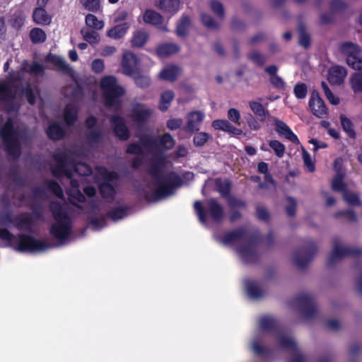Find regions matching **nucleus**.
Listing matches in <instances>:
<instances>
[{"mask_svg":"<svg viewBox=\"0 0 362 362\" xmlns=\"http://www.w3.org/2000/svg\"><path fill=\"white\" fill-rule=\"evenodd\" d=\"M168 165V163L166 161L163 168L161 169L158 168L156 171V173H153L151 171V163H150L149 173L153 180V184L151 187V192L148 193L146 195V198L148 202L158 201L171 195L173 193L175 186L173 185L170 181L172 175L169 176L165 172V168Z\"/></svg>","mask_w":362,"mask_h":362,"instance_id":"obj_4","label":"nucleus"},{"mask_svg":"<svg viewBox=\"0 0 362 362\" xmlns=\"http://www.w3.org/2000/svg\"><path fill=\"white\" fill-rule=\"evenodd\" d=\"M226 245H237V252L240 258L247 263L257 260L260 255L259 243L255 238H249L241 230L232 231L223 238Z\"/></svg>","mask_w":362,"mask_h":362,"instance_id":"obj_2","label":"nucleus"},{"mask_svg":"<svg viewBox=\"0 0 362 362\" xmlns=\"http://www.w3.org/2000/svg\"><path fill=\"white\" fill-rule=\"evenodd\" d=\"M54 223L51 227V233L57 240L64 242L70 236L71 232V221L67 212L57 202H52L50 205Z\"/></svg>","mask_w":362,"mask_h":362,"instance_id":"obj_6","label":"nucleus"},{"mask_svg":"<svg viewBox=\"0 0 362 362\" xmlns=\"http://www.w3.org/2000/svg\"><path fill=\"white\" fill-rule=\"evenodd\" d=\"M179 49V47L175 44H165L158 47L157 54L161 57H165L177 53Z\"/></svg>","mask_w":362,"mask_h":362,"instance_id":"obj_33","label":"nucleus"},{"mask_svg":"<svg viewBox=\"0 0 362 362\" xmlns=\"http://www.w3.org/2000/svg\"><path fill=\"white\" fill-rule=\"evenodd\" d=\"M137 63V59L132 52H125L123 54L122 66L123 72L125 74L129 76L133 75L136 70Z\"/></svg>","mask_w":362,"mask_h":362,"instance_id":"obj_18","label":"nucleus"},{"mask_svg":"<svg viewBox=\"0 0 362 362\" xmlns=\"http://www.w3.org/2000/svg\"><path fill=\"white\" fill-rule=\"evenodd\" d=\"M81 33L83 40L92 45L98 44L100 40V35L95 31L91 30L88 28L81 29Z\"/></svg>","mask_w":362,"mask_h":362,"instance_id":"obj_35","label":"nucleus"},{"mask_svg":"<svg viewBox=\"0 0 362 362\" xmlns=\"http://www.w3.org/2000/svg\"><path fill=\"white\" fill-rule=\"evenodd\" d=\"M252 351L258 357H263L269 355V349L263 346L257 341L252 342Z\"/></svg>","mask_w":362,"mask_h":362,"instance_id":"obj_51","label":"nucleus"},{"mask_svg":"<svg viewBox=\"0 0 362 362\" xmlns=\"http://www.w3.org/2000/svg\"><path fill=\"white\" fill-rule=\"evenodd\" d=\"M47 60L49 62L53 64L56 66V68L59 70L66 71L69 69V66L65 62V60L59 56L52 54L49 55L47 57Z\"/></svg>","mask_w":362,"mask_h":362,"instance_id":"obj_42","label":"nucleus"},{"mask_svg":"<svg viewBox=\"0 0 362 362\" xmlns=\"http://www.w3.org/2000/svg\"><path fill=\"white\" fill-rule=\"evenodd\" d=\"M289 306L296 307L300 315L305 320H310L316 316L317 308L313 296L309 293H300L289 300Z\"/></svg>","mask_w":362,"mask_h":362,"instance_id":"obj_11","label":"nucleus"},{"mask_svg":"<svg viewBox=\"0 0 362 362\" xmlns=\"http://www.w3.org/2000/svg\"><path fill=\"white\" fill-rule=\"evenodd\" d=\"M182 124V119L180 118H173L168 121L167 127L170 130H175L181 127Z\"/></svg>","mask_w":362,"mask_h":362,"instance_id":"obj_61","label":"nucleus"},{"mask_svg":"<svg viewBox=\"0 0 362 362\" xmlns=\"http://www.w3.org/2000/svg\"><path fill=\"white\" fill-rule=\"evenodd\" d=\"M22 93L26 97L30 104H33L39 96V90L37 86L29 84L23 90Z\"/></svg>","mask_w":362,"mask_h":362,"instance_id":"obj_38","label":"nucleus"},{"mask_svg":"<svg viewBox=\"0 0 362 362\" xmlns=\"http://www.w3.org/2000/svg\"><path fill=\"white\" fill-rule=\"evenodd\" d=\"M142 147L151 155L152 173H156L157 168H162L166 163V158L163 153L172 148L175 145V140L170 134H165L159 139H154L149 136H144L140 138Z\"/></svg>","mask_w":362,"mask_h":362,"instance_id":"obj_3","label":"nucleus"},{"mask_svg":"<svg viewBox=\"0 0 362 362\" xmlns=\"http://www.w3.org/2000/svg\"><path fill=\"white\" fill-rule=\"evenodd\" d=\"M0 238L20 252H41L51 247V245L48 243L30 236L20 235L18 238H13L5 229L0 230Z\"/></svg>","mask_w":362,"mask_h":362,"instance_id":"obj_5","label":"nucleus"},{"mask_svg":"<svg viewBox=\"0 0 362 362\" xmlns=\"http://www.w3.org/2000/svg\"><path fill=\"white\" fill-rule=\"evenodd\" d=\"M211 10L219 17H222L224 13L223 5L218 1H211L210 4Z\"/></svg>","mask_w":362,"mask_h":362,"instance_id":"obj_58","label":"nucleus"},{"mask_svg":"<svg viewBox=\"0 0 362 362\" xmlns=\"http://www.w3.org/2000/svg\"><path fill=\"white\" fill-rule=\"evenodd\" d=\"M259 329L265 332H279L281 331L279 322L274 317L267 315H262L259 318Z\"/></svg>","mask_w":362,"mask_h":362,"instance_id":"obj_22","label":"nucleus"},{"mask_svg":"<svg viewBox=\"0 0 362 362\" xmlns=\"http://www.w3.org/2000/svg\"><path fill=\"white\" fill-rule=\"evenodd\" d=\"M202 21L203 24L209 28H215L218 25L216 21H214L211 16L206 14L202 15Z\"/></svg>","mask_w":362,"mask_h":362,"instance_id":"obj_60","label":"nucleus"},{"mask_svg":"<svg viewBox=\"0 0 362 362\" xmlns=\"http://www.w3.org/2000/svg\"><path fill=\"white\" fill-rule=\"evenodd\" d=\"M227 117L230 122L235 124H240V113L237 109L230 108L228 110Z\"/></svg>","mask_w":362,"mask_h":362,"instance_id":"obj_57","label":"nucleus"},{"mask_svg":"<svg viewBox=\"0 0 362 362\" xmlns=\"http://www.w3.org/2000/svg\"><path fill=\"white\" fill-rule=\"evenodd\" d=\"M76 108L75 105H69L64 110V119L67 124H72L76 119Z\"/></svg>","mask_w":362,"mask_h":362,"instance_id":"obj_46","label":"nucleus"},{"mask_svg":"<svg viewBox=\"0 0 362 362\" xmlns=\"http://www.w3.org/2000/svg\"><path fill=\"white\" fill-rule=\"evenodd\" d=\"M135 83L137 86L145 88L150 84V79L146 76H139L135 78Z\"/></svg>","mask_w":362,"mask_h":362,"instance_id":"obj_62","label":"nucleus"},{"mask_svg":"<svg viewBox=\"0 0 362 362\" xmlns=\"http://www.w3.org/2000/svg\"><path fill=\"white\" fill-rule=\"evenodd\" d=\"M204 118L205 114L202 111L195 110L189 112L186 116L185 129L190 132L198 131Z\"/></svg>","mask_w":362,"mask_h":362,"instance_id":"obj_15","label":"nucleus"},{"mask_svg":"<svg viewBox=\"0 0 362 362\" xmlns=\"http://www.w3.org/2000/svg\"><path fill=\"white\" fill-rule=\"evenodd\" d=\"M0 139L2 140L8 153L13 157H18L21 153L19 132L13 128L11 118L6 120L0 117Z\"/></svg>","mask_w":362,"mask_h":362,"instance_id":"obj_7","label":"nucleus"},{"mask_svg":"<svg viewBox=\"0 0 362 362\" xmlns=\"http://www.w3.org/2000/svg\"><path fill=\"white\" fill-rule=\"evenodd\" d=\"M309 107L312 113L317 117H324L327 114L326 106L316 91L311 93Z\"/></svg>","mask_w":362,"mask_h":362,"instance_id":"obj_16","label":"nucleus"},{"mask_svg":"<svg viewBox=\"0 0 362 362\" xmlns=\"http://www.w3.org/2000/svg\"><path fill=\"white\" fill-rule=\"evenodd\" d=\"M100 88L106 106L118 108L120 105V98L124 93V88L118 84L117 79L112 76H106L100 81Z\"/></svg>","mask_w":362,"mask_h":362,"instance_id":"obj_8","label":"nucleus"},{"mask_svg":"<svg viewBox=\"0 0 362 362\" xmlns=\"http://www.w3.org/2000/svg\"><path fill=\"white\" fill-rule=\"evenodd\" d=\"M18 81H21L18 78ZM20 81L12 80L0 81V109H6L8 112L18 109L17 85Z\"/></svg>","mask_w":362,"mask_h":362,"instance_id":"obj_9","label":"nucleus"},{"mask_svg":"<svg viewBox=\"0 0 362 362\" xmlns=\"http://www.w3.org/2000/svg\"><path fill=\"white\" fill-rule=\"evenodd\" d=\"M277 342H279V346H280L281 349L292 351V353L295 354L298 353L297 345L293 339L281 334L277 338Z\"/></svg>","mask_w":362,"mask_h":362,"instance_id":"obj_30","label":"nucleus"},{"mask_svg":"<svg viewBox=\"0 0 362 362\" xmlns=\"http://www.w3.org/2000/svg\"><path fill=\"white\" fill-rule=\"evenodd\" d=\"M111 122L114 126L115 132L117 136L120 139H127L129 137V132L122 118L112 117Z\"/></svg>","mask_w":362,"mask_h":362,"instance_id":"obj_26","label":"nucleus"},{"mask_svg":"<svg viewBox=\"0 0 362 362\" xmlns=\"http://www.w3.org/2000/svg\"><path fill=\"white\" fill-rule=\"evenodd\" d=\"M211 182H214L217 188V189L220 192L221 194H226L228 192L230 185L229 182L226 180H221L220 179H216L215 180H209L207 181L202 189V193L204 194V191L206 187L208 185H210Z\"/></svg>","mask_w":362,"mask_h":362,"instance_id":"obj_36","label":"nucleus"},{"mask_svg":"<svg viewBox=\"0 0 362 362\" xmlns=\"http://www.w3.org/2000/svg\"><path fill=\"white\" fill-rule=\"evenodd\" d=\"M211 126L215 129L222 130L227 132L230 130L231 124L227 119H216L212 122Z\"/></svg>","mask_w":362,"mask_h":362,"instance_id":"obj_50","label":"nucleus"},{"mask_svg":"<svg viewBox=\"0 0 362 362\" xmlns=\"http://www.w3.org/2000/svg\"><path fill=\"white\" fill-rule=\"evenodd\" d=\"M129 27L130 24L127 22H124L110 29L107 35L112 39H119L125 35Z\"/></svg>","mask_w":362,"mask_h":362,"instance_id":"obj_29","label":"nucleus"},{"mask_svg":"<svg viewBox=\"0 0 362 362\" xmlns=\"http://www.w3.org/2000/svg\"><path fill=\"white\" fill-rule=\"evenodd\" d=\"M81 2L90 11L98 12L100 11L101 0H81Z\"/></svg>","mask_w":362,"mask_h":362,"instance_id":"obj_48","label":"nucleus"},{"mask_svg":"<svg viewBox=\"0 0 362 362\" xmlns=\"http://www.w3.org/2000/svg\"><path fill=\"white\" fill-rule=\"evenodd\" d=\"M190 27V21L188 17H182L178 23L176 28V33L180 37H184L187 35Z\"/></svg>","mask_w":362,"mask_h":362,"instance_id":"obj_41","label":"nucleus"},{"mask_svg":"<svg viewBox=\"0 0 362 362\" xmlns=\"http://www.w3.org/2000/svg\"><path fill=\"white\" fill-rule=\"evenodd\" d=\"M125 216H126V211L123 209H116V210L113 211L110 214L111 218L115 221L122 219Z\"/></svg>","mask_w":362,"mask_h":362,"instance_id":"obj_64","label":"nucleus"},{"mask_svg":"<svg viewBox=\"0 0 362 362\" xmlns=\"http://www.w3.org/2000/svg\"><path fill=\"white\" fill-rule=\"evenodd\" d=\"M302 157L303 163L305 167L307 168L308 170L311 173L314 172L315 169V163H313V159L309 153L306 151L304 148H303L302 151Z\"/></svg>","mask_w":362,"mask_h":362,"instance_id":"obj_54","label":"nucleus"},{"mask_svg":"<svg viewBox=\"0 0 362 362\" xmlns=\"http://www.w3.org/2000/svg\"><path fill=\"white\" fill-rule=\"evenodd\" d=\"M344 173H336L332 181V187L334 191L344 193V200L351 205L359 204L358 197L354 193L346 190V185L343 182Z\"/></svg>","mask_w":362,"mask_h":362,"instance_id":"obj_14","label":"nucleus"},{"mask_svg":"<svg viewBox=\"0 0 362 362\" xmlns=\"http://www.w3.org/2000/svg\"><path fill=\"white\" fill-rule=\"evenodd\" d=\"M86 125L88 129L87 137L90 143H98L101 137V130L96 125V119L93 117H90L86 119Z\"/></svg>","mask_w":362,"mask_h":362,"instance_id":"obj_20","label":"nucleus"},{"mask_svg":"<svg viewBox=\"0 0 362 362\" xmlns=\"http://www.w3.org/2000/svg\"><path fill=\"white\" fill-rule=\"evenodd\" d=\"M341 124L342 125L343 129L345 132H347L349 136L354 137L355 136V132L352 128V123L350 119L346 118V117H341Z\"/></svg>","mask_w":362,"mask_h":362,"instance_id":"obj_55","label":"nucleus"},{"mask_svg":"<svg viewBox=\"0 0 362 362\" xmlns=\"http://www.w3.org/2000/svg\"><path fill=\"white\" fill-rule=\"evenodd\" d=\"M349 83L354 93H362V71L351 75Z\"/></svg>","mask_w":362,"mask_h":362,"instance_id":"obj_37","label":"nucleus"},{"mask_svg":"<svg viewBox=\"0 0 362 362\" xmlns=\"http://www.w3.org/2000/svg\"><path fill=\"white\" fill-rule=\"evenodd\" d=\"M95 175L96 181L99 184L101 195L107 199H112L115 194V186L117 181V174L100 167L95 169Z\"/></svg>","mask_w":362,"mask_h":362,"instance_id":"obj_10","label":"nucleus"},{"mask_svg":"<svg viewBox=\"0 0 362 362\" xmlns=\"http://www.w3.org/2000/svg\"><path fill=\"white\" fill-rule=\"evenodd\" d=\"M341 52L346 56V63L354 69H362L361 49L358 45L346 42L340 45Z\"/></svg>","mask_w":362,"mask_h":362,"instance_id":"obj_13","label":"nucleus"},{"mask_svg":"<svg viewBox=\"0 0 362 362\" xmlns=\"http://www.w3.org/2000/svg\"><path fill=\"white\" fill-rule=\"evenodd\" d=\"M15 225L20 229H29L32 225V217L30 215L24 214L18 218Z\"/></svg>","mask_w":362,"mask_h":362,"instance_id":"obj_44","label":"nucleus"},{"mask_svg":"<svg viewBox=\"0 0 362 362\" xmlns=\"http://www.w3.org/2000/svg\"><path fill=\"white\" fill-rule=\"evenodd\" d=\"M245 288H246V293L250 299L252 300H259L266 295L264 290H262L257 281L247 279L245 281Z\"/></svg>","mask_w":362,"mask_h":362,"instance_id":"obj_19","label":"nucleus"},{"mask_svg":"<svg viewBox=\"0 0 362 362\" xmlns=\"http://www.w3.org/2000/svg\"><path fill=\"white\" fill-rule=\"evenodd\" d=\"M152 110L144 105L137 104L132 110V119L136 122H142L146 120L152 115Z\"/></svg>","mask_w":362,"mask_h":362,"instance_id":"obj_24","label":"nucleus"},{"mask_svg":"<svg viewBox=\"0 0 362 362\" xmlns=\"http://www.w3.org/2000/svg\"><path fill=\"white\" fill-rule=\"evenodd\" d=\"M142 18L144 23L158 26L162 31L168 30L166 25L163 24V18L159 13L152 9H146Z\"/></svg>","mask_w":362,"mask_h":362,"instance_id":"obj_17","label":"nucleus"},{"mask_svg":"<svg viewBox=\"0 0 362 362\" xmlns=\"http://www.w3.org/2000/svg\"><path fill=\"white\" fill-rule=\"evenodd\" d=\"M265 71L269 76L270 83L276 88H283L285 86L284 80L277 75L278 68L276 66L272 65L267 66Z\"/></svg>","mask_w":362,"mask_h":362,"instance_id":"obj_28","label":"nucleus"},{"mask_svg":"<svg viewBox=\"0 0 362 362\" xmlns=\"http://www.w3.org/2000/svg\"><path fill=\"white\" fill-rule=\"evenodd\" d=\"M269 145L277 157L282 158L284 156L286 148L282 143L277 140H271Z\"/></svg>","mask_w":362,"mask_h":362,"instance_id":"obj_47","label":"nucleus"},{"mask_svg":"<svg viewBox=\"0 0 362 362\" xmlns=\"http://www.w3.org/2000/svg\"><path fill=\"white\" fill-rule=\"evenodd\" d=\"M30 37L33 42H42L45 40L46 35L44 31L40 28H34L30 32Z\"/></svg>","mask_w":362,"mask_h":362,"instance_id":"obj_52","label":"nucleus"},{"mask_svg":"<svg viewBox=\"0 0 362 362\" xmlns=\"http://www.w3.org/2000/svg\"><path fill=\"white\" fill-rule=\"evenodd\" d=\"M174 98V93L171 90L165 91L160 97V102L159 104V109L165 110L170 105V103Z\"/></svg>","mask_w":362,"mask_h":362,"instance_id":"obj_43","label":"nucleus"},{"mask_svg":"<svg viewBox=\"0 0 362 362\" xmlns=\"http://www.w3.org/2000/svg\"><path fill=\"white\" fill-rule=\"evenodd\" d=\"M249 106L259 121L264 122L265 120L267 115L269 113L265 110L260 103L257 101H250L249 103Z\"/></svg>","mask_w":362,"mask_h":362,"instance_id":"obj_31","label":"nucleus"},{"mask_svg":"<svg viewBox=\"0 0 362 362\" xmlns=\"http://www.w3.org/2000/svg\"><path fill=\"white\" fill-rule=\"evenodd\" d=\"M346 75V68L337 65L329 69L327 79L332 84L340 85L344 82Z\"/></svg>","mask_w":362,"mask_h":362,"instance_id":"obj_21","label":"nucleus"},{"mask_svg":"<svg viewBox=\"0 0 362 362\" xmlns=\"http://www.w3.org/2000/svg\"><path fill=\"white\" fill-rule=\"evenodd\" d=\"M156 6L164 12L174 14L180 9V0H159Z\"/></svg>","mask_w":362,"mask_h":362,"instance_id":"obj_25","label":"nucleus"},{"mask_svg":"<svg viewBox=\"0 0 362 362\" xmlns=\"http://www.w3.org/2000/svg\"><path fill=\"white\" fill-rule=\"evenodd\" d=\"M293 90L295 95L300 99L305 98L308 93L307 86L304 83L296 84Z\"/></svg>","mask_w":362,"mask_h":362,"instance_id":"obj_56","label":"nucleus"},{"mask_svg":"<svg viewBox=\"0 0 362 362\" xmlns=\"http://www.w3.org/2000/svg\"><path fill=\"white\" fill-rule=\"evenodd\" d=\"M49 187L58 198H62L63 192L61 187L57 183L52 182L49 183Z\"/></svg>","mask_w":362,"mask_h":362,"instance_id":"obj_63","label":"nucleus"},{"mask_svg":"<svg viewBox=\"0 0 362 362\" xmlns=\"http://www.w3.org/2000/svg\"><path fill=\"white\" fill-rule=\"evenodd\" d=\"M211 139V136L206 132H199L194 137V144L197 146H202Z\"/></svg>","mask_w":362,"mask_h":362,"instance_id":"obj_53","label":"nucleus"},{"mask_svg":"<svg viewBox=\"0 0 362 362\" xmlns=\"http://www.w3.org/2000/svg\"><path fill=\"white\" fill-rule=\"evenodd\" d=\"M91 69L93 71L100 74L104 71L105 64L103 60L100 59H96L92 62Z\"/></svg>","mask_w":362,"mask_h":362,"instance_id":"obj_59","label":"nucleus"},{"mask_svg":"<svg viewBox=\"0 0 362 362\" xmlns=\"http://www.w3.org/2000/svg\"><path fill=\"white\" fill-rule=\"evenodd\" d=\"M42 66L36 62L31 64L25 63L23 66L22 75L25 74H30L32 75L37 76L42 72Z\"/></svg>","mask_w":362,"mask_h":362,"instance_id":"obj_40","label":"nucleus"},{"mask_svg":"<svg viewBox=\"0 0 362 362\" xmlns=\"http://www.w3.org/2000/svg\"><path fill=\"white\" fill-rule=\"evenodd\" d=\"M33 20L37 24L49 25L51 22L50 17L42 8H36L33 12Z\"/></svg>","mask_w":362,"mask_h":362,"instance_id":"obj_34","label":"nucleus"},{"mask_svg":"<svg viewBox=\"0 0 362 362\" xmlns=\"http://www.w3.org/2000/svg\"><path fill=\"white\" fill-rule=\"evenodd\" d=\"M194 206L199 221L204 224H206V217L211 218L214 221H218L223 215L221 206L214 199L207 202L206 210L204 209L199 201L194 202Z\"/></svg>","mask_w":362,"mask_h":362,"instance_id":"obj_12","label":"nucleus"},{"mask_svg":"<svg viewBox=\"0 0 362 362\" xmlns=\"http://www.w3.org/2000/svg\"><path fill=\"white\" fill-rule=\"evenodd\" d=\"M180 69L177 66L169 65L161 70L159 77L163 80L173 81L180 74Z\"/></svg>","mask_w":362,"mask_h":362,"instance_id":"obj_27","label":"nucleus"},{"mask_svg":"<svg viewBox=\"0 0 362 362\" xmlns=\"http://www.w3.org/2000/svg\"><path fill=\"white\" fill-rule=\"evenodd\" d=\"M56 161L59 165L58 174L65 175L71 179V188L67 192L69 202L79 209H93L94 204L92 201L93 197L95 194V189L92 187L83 188L85 194L88 197V200L78 189V180L74 177L75 175L87 176L91 173L88 165L83 163H75L66 158L55 156Z\"/></svg>","mask_w":362,"mask_h":362,"instance_id":"obj_1","label":"nucleus"},{"mask_svg":"<svg viewBox=\"0 0 362 362\" xmlns=\"http://www.w3.org/2000/svg\"><path fill=\"white\" fill-rule=\"evenodd\" d=\"M274 121L276 126V130L279 134L284 136L286 139L294 144H298L299 142L296 135L293 133L291 129L286 123L276 118H274Z\"/></svg>","mask_w":362,"mask_h":362,"instance_id":"obj_23","label":"nucleus"},{"mask_svg":"<svg viewBox=\"0 0 362 362\" xmlns=\"http://www.w3.org/2000/svg\"><path fill=\"white\" fill-rule=\"evenodd\" d=\"M148 37L147 33L144 30L135 31L131 40L132 45L136 47H142L146 42Z\"/></svg>","mask_w":362,"mask_h":362,"instance_id":"obj_32","label":"nucleus"},{"mask_svg":"<svg viewBox=\"0 0 362 362\" xmlns=\"http://www.w3.org/2000/svg\"><path fill=\"white\" fill-rule=\"evenodd\" d=\"M47 134L52 139H59L64 135V131L57 124H51L47 130Z\"/></svg>","mask_w":362,"mask_h":362,"instance_id":"obj_45","label":"nucleus"},{"mask_svg":"<svg viewBox=\"0 0 362 362\" xmlns=\"http://www.w3.org/2000/svg\"><path fill=\"white\" fill-rule=\"evenodd\" d=\"M86 24L88 28L94 30H102L105 26V23L102 20H99L93 14H88L86 16Z\"/></svg>","mask_w":362,"mask_h":362,"instance_id":"obj_39","label":"nucleus"},{"mask_svg":"<svg viewBox=\"0 0 362 362\" xmlns=\"http://www.w3.org/2000/svg\"><path fill=\"white\" fill-rule=\"evenodd\" d=\"M345 254V250L341 245H334L332 254L328 260V264H333L335 260L342 257Z\"/></svg>","mask_w":362,"mask_h":362,"instance_id":"obj_49","label":"nucleus"}]
</instances>
